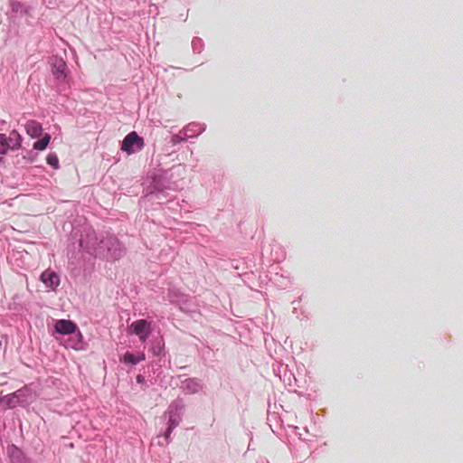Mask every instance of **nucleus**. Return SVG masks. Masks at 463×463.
Listing matches in <instances>:
<instances>
[{
	"label": "nucleus",
	"mask_w": 463,
	"mask_h": 463,
	"mask_svg": "<svg viewBox=\"0 0 463 463\" xmlns=\"http://www.w3.org/2000/svg\"><path fill=\"white\" fill-rule=\"evenodd\" d=\"M22 141L23 137L16 130H12L8 137L5 134H0V154L5 155L9 149H19Z\"/></svg>",
	"instance_id": "obj_1"
},
{
	"label": "nucleus",
	"mask_w": 463,
	"mask_h": 463,
	"mask_svg": "<svg viewBox=\"0 0 463 463\" xmlns=\"http://www.w3.org/2000/svg\"><path fill=\"white\" fill-rule=\"evenodd\" d=\"M128 332L138 336L141 342H146L151 333V323L146 319L134 321L128 327Z\"/></svg>",
	"instance_id": "obj_2"
},
{
	"label": "nucleus",
	"mask_w": 463,
	"mask_h": 463,
	"mask_svg": "<svg viewBox=\"0 0 463 463\" xmlns=\"http://www.w3.org/2000/svg\"><path fill=\"white\" fill-rule=\"evenodd\" d=\"M137 146V150H141L144 146L143 138L140 137L135 131L128 134L123 139L121 149L126 151L128 154H132L136 151L134 146Z\"/></svg>",
	"instance_id": "obj_3"
},
{
	"label": "nucleus",
	"mask_w": 463,
	"mask_h": 463,
	"mask_svg": "<svg viewBox=\"0 0 463 463\" xmlns=\"http://www.w3.org/2000/svg\"><path fill=\"white\" fill-rule=\"evenodd\" d=\"M54 328L61 335H71L78 329V326L71 320L59 319L55 322Z\"/></svg>",
	"instance_id": "obj_4"
},
{
	"label": "nucleus",
	"mask_w": 463,
	"mask_h": 463,
	"mask_svg": "<svg viewBox=\"0 0 463 463\" xmlns=\"http://www.w3.org/2000/svg\"><path fill=\"white\" fill-rule=\"evenodd\" d=\"M41 280L47 288H55L60 284L59 276L51 269H46L41 274Z\"/></svg>",
	"instance_id": "obj_5"
},
{
	"label": "nucleus",
	"mask_w": 463,
	"mask_h": 463,
	"mask_svg": "<svg viewBox=\"0 0 463 463\" xmlns=\"http://www.w3.org/2000/svg\"><path fill=\"white\" fill-rule=\"evenodd\" d=\"M25 131L28 136L32 138L39 137L43 135V127L42 124L36 120H28L24 125Z\"/></svg>",
	"instance_id": "obj_6"
},
{
	"label": "nucleus",
	"mask_w": 463,
	"mask_h": 463,
	"mask_svg": "<svg viewBox=\"0 0 463 463\" xmlns=\"http://www.w3.org/2000/svg\"><path fill=\"white\" fill-rule=\"evenodd\" d=\"M66 70H67V66L63 60H61V59L56 60L55 62L53 63L52 72L58 80L65 79Z\"/></svg>",
	"instance_id": "obj_7"
},
{
	"label": "nucleus",
	"mask_w": 463,
	"mask_h": 463,
	"mask_svg": "<svg viewBox=\"0 0 463 463\" xmlns=\"http://www.w3.org/2000/svg\"><path fill=\"white\" fill-rule=\"evenodd\" d=\"M145 359H146V356H145L144 353H141L137 356H135L131 353H126L124 354L123 358L121 359V361L126 363V364H137L139 362L144 361Z\"/></svg>",
	"instance_id": "obj_8"
},
{
	"label": "nucleus",
	"mask_w": 463,
	"mask_h": 463,
	"mask_svg": "<svg viewBox=\"0 0 463 463\" xmlns=\"http://www.w3.org/2000/svg\"><path fill=\"white\" fill-rule=\"evenodd\" d=\"M51 140V136L48 133H45L42 139L33 143V146L35 150L43 151L48 146Z\"/></svg>",
	"instance_id": "obj_9"
},
{
	"label": "nucleus",
	"mask_w": 463,
	"mask_h": 463,
	"mask_svg": "<svg viewBox=\"0 0 463 463\" xmlns=\"http://www.w3.org/2000/svg\"><path fill=\"white\" fill-rule=\"evenodd\" d=\"M179 424V419L177 417H170L168 421V428L165 433V437L168 438L170 433L173 431V430L178 426Z\"/></svg>",
	"instance_id": "obj_10"
},
{
	"label": "nucleus",
	"mask_w": 463,
	"mask_h": 463,
	"mask_svg": "<svg viewBox=\"0 0 463 463\" xmlns=\"http://www.w3.org/2000/svg\"><path fill=\"white\" fill-rule=\"evenodd\" d=\"M46 162L48 165H50L53 168H55V169L59 168V159L55 154H49L46 156Z\"/></svg>",
	"instance_id": "obj_11"
}]
</instances>
